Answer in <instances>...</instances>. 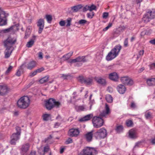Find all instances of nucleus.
I'll return each mask as SVG.
<instances>
[{"label":"nucleus","instance_id":"obj_4","mask_svg":"<svg viewBox=\"0 0 155 155\" xmlns=\"http://www.w3.org/2000/svg\"><path fill=\"white\" fill-rule=\"evenodd\" d=\"M30 100L27 96H24L21 97L17 102V106L19 108L25 109L29 105Z\"/></svg>","mask_w":155,"mask_h":155},{"label":"nucleus","instance_id":"obj_6","mask_svg":"<svg viewBox=\"0 0 155 155\" xmlns=\"http://www.w3.org/2000/svg\"><path fill=\"white\" fill-rule=\"evenodd\" d=\"M107 135V130L104 128L100 129L94 134V137L96 139L104 138Z\"/></svg>","mask_w":155,"mask_h":155},{"label":"nucleus","instance_id":"obj_55","mask_svg":"<svg viewBox=\"0 0 155 155\" xmlns=\"http://www.w3.org/2000/svg\"><path fill=\"white\" fill-rule=\"evenodd\" d=\"M150 69L155 68V63H153L149 65Z\"/></svg>","mask_w":155,"mask_h":155},{"label":"nucleus","instance_id":"obj_19","mask_svg":"<svg viewBox=\"0 0 155 155\" xmlns=\"http://www.w3.org/2000/svg\"><path fill=\"white\" fill-rule=\"evenodd\" d=\"M118 92L120 94H123L126 91V88L125 86L122 84H119L117 88Z\"/></svg>","mask_w":155,"mask_h":155},{"label":"nucleus","instance_id":"obj_60","mask_svg":"<svg viewBox=\"0 0 155 155\" xmlns=\"http://www.w3.org/2000/svg\"><path fill=\"white\" fill-rule=\"evenodd\" d=\"M126 27L124 26H120L119 27V28H120V30L122 31H124L126 29Z\"/></svg>","mask_w":155,"mask_h":155},{"label":"nucleus","instance_id":"obj_42","mask_svg":"<svg viewBox=\"0 0 155 155\" xmlns=\"http://www.w3.org/2000/svg\"><path fill=\"white\" fill-rule=\"evenodd\" d=\"M94 13L92 12L90 13H88L87 14V16L89 18H92L94 16Z\"/></svg>","mask_w":155,"mask_h":155},{"label":"nucleus","instance_id":"obj_5","mask_svg":"<svg viewBox=\"0 0 155 155\" xmlns=\"http://www.w3.org/2000/svg\"><path fill=\"white\" fill-rule=\"evenodd\" d=\"M97 152L96 149L93 147H84L78 154V155H94Z\"/></svg>","mask_w":155,"mask_h":155},{"label":"nucleus","instance_id":"obj_12","mask_svg":"<svg viewBox=\"0 0 155 155\" xmlns=\"http://www.w3.org/2000/svg\"><path fill=\"white\" fill-rule=\"evenodd\" d=\"M109 78L111 80L117 82L118 80L119 77L118 74L116 72H113L109 74Z\"/></svg>","mask_w":155,"mask_h":155},{"label":"nucleus","instance_id":"obj_36","mask_svg":"<svg viewBox=\"0 0 155 155\" xmlns=\"http://www.w3.org/2000/svg\"><path fill=\"white\" fill-rule=\"evenodd\" d=\"M89 10L91 12L93 10H96V6L93 4L91 5H88Z\"/></svg>","mask_w":155,"mask_h":155},{"label":"nucleus","instance_id":"obj_27","mask_svg":"<svg viewBox=\"0 0 155 155\" xmlns=\"http://www.w3.org/2000/svg\"><path fill=\"white\" fill-rule=\"evenodd\" d=\"M77 62H85L87 61V60L85 58V56H79L76 58Z\"/></svg>","mask_w":155,"mask_h":155},{"label":"nucleus","instance_id":"obj_14","mask_svg":"<svg viewBox=\"0 0 155 155\" xmlns=\"http://www.w3.org/2000/svg\"><path fill=\"white\" fill-rule=\"evenodd\" d=\"M105 108L106 110L103 111L100 114L99 116L101 118L105 116L106 115L109 114L110 112L109 107L108 105L107 104H105Z\"/></svg>","mask_w":155,"mask_h":155},{"label":"nucleus","instance_id":"obj_33","mask_svg":"<svg viewBox=\"0 0 155 155\" xmlns=\"http://www.w3.org/2000/svg\"><path fill=\"white\" fill-rule=\"evenodd\" d=\"M106 99L108 103H111L113 101V98L111 96L110 94L107 95L106 97Z\"/></svg>","mask_w":155,"mask_h":155},{"label":"nucleus","instance_id":"obj_29","mask_svg":"<svg viewBox=\"0 0 155 155\" xmlns=\"http://www.w3.org/2000/svg\"><path fill=\"white\" fill-rule=\"evenodd\" d=\"M126 124L127 127H132L133 126L134 123L132 120L128 119L126 121Z\"/></svg>","mask_w":155,"mask_h":155},{"label":"nucleus","instance_id":"obj_62","mask_svg":"<svg viewBox=\"0 0 155 155\" xmlns=\"http://www.w3.org/2000/svg\"><path fill=\"white\" fill-rule=\"evenodd\" d=\"M16 75L18 76H20L21 75V71L19 70H18L16 73Z\"/></svg>","mask_w":155,"mask_h":155},{"label":"nucleus","instance_id":"obj_20","mask_svg":"<svg viewBox=\"0 0 155 155\" xmlns=\"http://www.w3.org/2000/svg\"><path fill=\"white\" fill-rule=\"evenodd\" d=\"M82 7V5L80 4L71 7V9L72 12L75 13L78 12Z\"/></svg>","mask_w":155,"mask_h":155},{"label":"nucleus","instance_id":"obj_51","mask_svg":"<svg viewBox=\"0 0 155 155\" xmlns=\"http://www.w3.org/2000/svg\"><path fill=\"white\" fill-rule=\"evenodd\" d=\"M77 62L76 58L74 59H71V60H69L68 61V63H71V64L76 63Z\"/></svg>","mask_w":155,"mask_h":155},{"label":"nucleus","instance_id":"obj_59","mask_svg":"<svg viewBox=\"0 0 155 155\" xmlns=\"http://www.w3.org/2000/svg\"><path fill=\"white\" fill-rule=\"evenodd\" d=\"M65 21H60L59 23L60 25L61 26H63L65 25Z\"/></svg>","mask_w":155,"mask_h":155},{"label":"nucleus","instance_id":"obj_56","mask_svg":"<svg viewBox=\"0 0 155 155\" xmlns=\"http://www.w3.org/2000/svg\"><path fill=\"white\" fill-rule=\"evenodd\" d=\"M44 70V68H39V69H38L36 70V71L37 72V73H40L41 72V71H42Z\"/></svg>","mask_w":155,"mask_h":155},{"label":"nucleus","instance_id":"obj_25","mask_svg":"<svg viewBox=\"0 0 155 155\" xmlns=\"http://www.w3.org/2000/svg\"><path fill=\"white\" fill-rule=\"evenodd\" d=\"M50 147L48 145L45 146L44 147V149L42 150V152L41 153L40 152V150L38 152L41 155H44L45 153H47L49 150Z\"/></svg>","mask_w":155,"mask_h":155},{"label":"nucleus","instance_id":"obj_7","mask_svg":"<svg viewBox=\"0 0 155 155\" xmlns=\"http://www.w3.org/2000/svg\"><path fill=\"white\" fill-rule=\"evenodd\" d=\"M92 121L94 127L96 128L101 127L104 123V121L100 117H94Z\"/></svg>","mask_w":155,"mask_h":155},{"label":"nucleus","instance_id":"obj_13","mask_svg":"<svg viewBox=\"0 0 155 155\" xmlns=\"http://www.w3.org/2000/svg\"><path fill=\"white\" fill-rule=\"evenodd\" d=\"M79 134V131L78 129H71L69 130V134L71 137H77Z\"/></svg>","mask_w":155,"mask_h":155},{"label":"nucleus","instance_id":"obj_34","mask_svg":"<svg viewBox=\"0 0 155 155\" xmlns=\"http://www.w3.org/2000/svg\"><path fill=\"white\" fill-rule=\"evenodd\" d=\"M50 115L48 114H44L42 115L43 120L44 121H47L48 120Z\"/></svg>","mask_w":155,"mask_h":155},{"label":"nucleus","instance_id":"obj_43","mask_svg":"<svg viewBox=\"0 0 155 155\" xmlns=\"http://www.w3.org/2000/svg\"><path fill=\"white\" fill-rule=\"evenodd\" d=\"M85 79V78H84L83 77L80 76L78 78V81L81 84H84Z\"/></svg>","mask_w":155,"mask_h":155},{"label":"nucleus","instance_id":"obj_48","mask_svg":"<svg viewBox=\"0 0 155 155\" xmlns=\"http://www.w3.org/2000/svg\"><path fill=\"white\" fill-rule=\"evenodd\" d=\"M13 26H12L9 28L4 29L5 33L8 32L10 31L11 30H13Z\"/></svg>","mask_w":155,"mask_h":155},{"label":"nucleus","instance_id":"obj_15","mask_svg":"<svg viewBox=\"0 0 155 155\" xmlns=\"http://www.w3.org/2000/svg\"><path fill=\"white\" fill-rule=\"evenodd\" d=\"M8 93L7 87L5 86L0 85V95L4 96Z\"/></svg>","mask_w":155,"mask_h":155},{"label":"nucleus","instance_id":"obj_37","mask_svg":"<svg viewBox=\"0 0 155 155\" xmlns=\"http://www.w3.org/2000/svg\"><path fill=\"white\" fill-rule=\"evenodd\" d=\"M123 128L122 126L119 125L116 127L115 130L117 132L119 133L122 131Z\"/></svg>","mask_w":155,"mask_h":155},{"label":"nucleus","instance_id":"obj_47","mask_svg":"<svg viewBox=\"0 0 155 155\" xmlns=\"http://www.w3.org/2000/svg\"><path fill=\"white\" fill-rule=\"evenodd\" d=\"M73 142L72 140L70 138H69L65 141V143L68 144L72 143Z\"/></svg>","mask_w":155,"mask_h":155},{"label":"nucleus","instance_id":"obj_1","mask_svg":"<svg viewBox=\"0 0 155 155\" xmlns=\"http://www.w3.org/2000/svg\"><path fill=\"white\" fill-rule=\"evenodd\" d=\"M16 40L14 38L8 37L4 42V46L6 48L5 53V58H8L10 56L13 50L11 49L12 45L15 44Z\"/></svg>","mask_w":155,"mask_h":155},{"label":"nucleus","instance_id":"obj_50","mask_svg":"<svg viewBox=\"0 0 155 155\" xmlns=\"http://www.w3.org/2000/svg\"><path fill=\"white\" fill-rule=\"evenodd\" d=\"M124 46L126 47L128 46V38H126L125 39L124 42Z\"/></svg>","mask_w":155,"mask_h":155},{"label":"nucleus","instance_id":"obj_22","mask_svg":"<svg viewBox=\"0 0 155 155\" xmlns=\"http://www.w3.org/2000/svg\"><path fill=\"white\" fill-rule=\"evenodd\" d=\"M147 85L149 86L155 85V78H148L147 80Z\"/></svg>","mask_w":155,"mask_h":155},{"label":"nucleus","instance_id":"obj_2","mask_svg":"<svg viewBox=\"0 0 155 155\" xmlns=\"http://www.w3.org/2000/svg\"><path fill=\"white\" fill-rule=\"evenodd\" d=\"M45 106L48 110H51L53 108H59L62 106V104L59 101H56L53 98H50L45 101Z\"/></svg>","mask_w":155,"mask_h":155},{"label":"nucleus","instance_id":"obj_54","mask_svg":"<svg viewBox=\"0 0 155 155\" xmlns=\"http://www.w3.org/2000/svg\"><path fill=\"white\" fill-rule=\"evenodd\" d=\"M13 68V67L12 66H10L7 70H6V71L5 72V74H8L12 70V68Z\"/></svg>","mask_w":155,"mask_h":155},{"label":"nucleus","instance_id":"obj_11","mask_svg":"<svg viewBox=\"0 0 155 155\" xmlns=\"http://www.w3.org/2000/svg\"><path fill=\"white\" fill-rule=\"evenodd\" d=\"M45 25L44 20L42 18L40 19L37 22V26L38 27V33L41 34L43 30Z\"/></svg>","mask_w":155,"mask_h":155},{"label":"nucleus","instance_id":"obj_53","mask_svg":"<svg viewBox=\"0 0 155 155\" xmlns=\"http://www.w3.org/2000/svg\"><path fill=\"white\" fill-rule=\"evenodd\" d=\"M17 140H15L14 139L12 138H11V140L10 142V143L12 145H15L16 144V142Z\"/></svg>","mask_w":155,"mask_h":155},{"label":"nucleus","instance_id":"obj_64","mask_svg":"<svg viewBox=\"0 0 155 155\" xmlns=\"http://www.w3.org/2000/svg\"><path fill=\"white\" fill-rule=\"evenodd\" d=\"M149 42L152 45H155V38L150 40Z\"/></svg>","mask_w":155,"mask_h":155},{"label":"nucleus","instance_id":"obj_26","mask_svg":"<svg viewBox=\"0 0 155 155\" xmlns=\"http://www.w3.org/2000/svg\"><path fill=\"white\" fill-rule=\"evenodd\" d=\"M35 61H31L29 62L27 65V69L31 70L35 66Z\"/></svg>","mask_w":155,"mask_h":155},{"label":"nucleus","instance_id":"obj_44","mask_svg":"<svg viewBox=\"0 0 155 155\" xmlns=\"http://www.w3.org/2000/svg\"><path fill=\"white\" fill-rule=\"evenodd\" d=\"M112 25V24L111 23H109L108 24V25L106 27H105V28H104L103 30V31H107L109 28L111 27Z\"/></svg>","mask_w":155,"mask_h":155},{"label":"nucleus","instance_id":"obj_16","mask_svg":"<svg viewBox=\"0 0 155 155\" xmlns=\"http://www.w3.org/2000/svg\"><path fill=\"white\" fill-rule=\"evenodd\" d=\"M93 130H91L87 132L84 135V137L87 141L90 142L92 140L93 135Z\"/></svg>","mask_w":155,"mask_h":155},{"label":"nucleus","instance_id":"obj_17","mask_svg":"<svg viewBox=\"0 0 155 155\" xmlns=\"http://www.w3.org/2000/svg\"><path fill=\"white\" fill-rule=\"evenodd\" d=\"M30 147V144L29 143H27L23 145L21 148V150L24 154L26 153L29 150Z\"/></svg>","mask_w":155,"mask_h":155},{"label":"nucleus","instance_id":"obj_40","mask_svg":"<svg viewBox=\"0 0 155 155\" xmlns=\"http://www.w3.org/2000/svg\"><path fill=\"white\" fill-rule=\"evenodd\" d=\"M71 20L72 18H69L67 19L66 20V22L67 23L66 25V26L69 27L71 25Z\"/></svg>","mask_w":155,"mask_h":155},{"label":"nucleus","instance_id":"obj_30","mask_svg":"<svg viewBox=\"0 0 155 155\" xmlns=\"http://www.w3.org/2000/svg\"><path fill=\"white\" fill-rule=\"evenodd\" d=\"M49 77L48 76H46L39 80V82L41 84H43L47 81L48 80Z\"/></svg>","mask_w":155,"mask_h":155},{"label":"nucleus","instance_id":"obj_21","mask_svg":"<svg viewBox=\"0 0 155 155\" xmlns=\"http://www.w3.org/2000/svg\"><path fill=\"white\" fill-rule=\"evenodd\" d=\"M129 136L131 138H136L137 137V133L135 130L131 129L129 132Z\"/></svg>","mask_w":155,"mask_h":155},{"label":"nucleus","instance_id":"obj_39","mask_svg":"<svg viewBox=\"0 0 155 155\" xmlns=\"http://www.w3.org/2000/svg\"><path fill=\"white\" fill-rule=\"evenodd\" d=\"M15 130L16 131V132L15 133L20 135L21 133V127H19L17 126L15 127Z\"/></svg>","mask_w":155,"mask_h":155},{"label":"nucleus","instance_id":"obj_3","mask_svg":"<svg viewBox=\"0 0 155 155\" xmlns=\"http://www.w3.org/2000/svg\"><path fill=\"white\" fill-rule=\"evenodd\" d=\"M121 48V46L120 45L115 46L107 55L106 60L107 61H110L116 58L118 55Z\"/></svg>","mask_w":155,"mask_h":155},{"label":"nucleus","instance_id":"obj_9","mask_svg":"<svg viewBox=\"0 0 155 155\" xmlns=\"http://www.w3.org/2000/svg\"><path fill=\"white\" fill-rule=\"evenodd\" d=\"M6 15L5 12L0 8V26H3L6 24Z\"/></svg>","mask_w":155,"mask_h":155},{"label":"nucleus","instance_id":"obj_10","mask_svg":"<svg viewBox=\"0 0 155 155\" xmlns=\"http://www.w3.org/2000/svg\"><path fill=\"white\" fill-rule=\"evenodd\" d=\"M121 82L125 85H131L133 84V81L128 77H123L121 78Z\"/></svg>","mask_w":155,"mask_h":155},{"label":"nucleus","instance_id":"obj_45","mask_svg":"<svg viewBox=\"0 0 155 155\" xmlns=\"http://www.w3.org/2000/svg\"><path fill=\"white\" fill-rule=\"evenodd\" d=\"M87 22V21L86 20L84 19H81L79 21L78 23L79 24L83 25L86 23Z\"/></svg>","mask_w":155,"mask_h":155},{"label":"nucleus","instance_id":"obj_57","mask_svg":"<svg viewBox=\"0 0 155 155\" xmlns=\"http://www.w3.org/2000/svg\"><path fill=\"white\" fill-rule=\"evenodd\" d=\"M87 10H89L88 5H86L83 8V12H85Z\"/></svg>","mask_w":155,"mask_h":155},{"label":"nucleus","instance_id":"obj_35","mask_svg":"<svg viewBox=\"0 0 155 155\" xmlns=\"http://www.w3.org/2000/svg\"><path fill=\"white\" fill-rule=\"evenodd\" d=\"M34 40L31 39L26 44V47L28 48H30L34 45Z\"/></svg>","mask_w":155,"mask_h":155},{"label":"nucleus","instance_id":"obj_18","mask_svg":"<svg viewBox=\"0 0 155 155\" xmlns=\"http://www.w3.org/2000/svg\"><path fill=\"white\" fill-rule=\"evenodd\" d=\"M93 117L92 114H88L80 119L79 120V121L81 122L87 121L90 120Z\"/></svg>","mask_w":155,"mask_h":155},{"label":"nucleus","instance_id":"obj_28","mask_svg":"<svg viewBox=\"0 0 155 155\" xmlns=\"http://www.w3.org/2000/svg\"><path fill=\"white\" fill-rule=\"evenodd\" d=\"M93 79L91 78H85L84 84L87 85H91L93 82Z\"/></svg>","mask_w":155,"mask_h":155},{"label":"nucleus","instance_id":"obj_32","mask_svg":"<svg viewBox=\"0 0 155 155\" xmlns=\"http://www.w3.org/2000/svg\"><path fill=\"white\" fill-rule=\"evenodd\" d=\"M31 33V31L29 28H27L25 31L24 38L26 39L29 37Z\"/></svg>","mask_w":155,"mask_h":155},{"label":"nucleus","instance_id":"obj_61","mask_svg":"<svg viewBox=\"0 0 155 155\" xmlns=\"http://www.w3.org/2000/svg\"><path fill=\"white\" fill-rule=\"evenodd\" d=\"M38 57L40 59L43 58V53L42 52H39L38 53Z\"/></svg>","mask_w":155,"mask_h":155},{"label":"nucleus","instance_id":"obj_31","mask_svg":"<svg viewBox=\"0 0 155 155\" xmlns=\"http://www.w3.org/2000/svg\"><path fill=\"white\" fill-rule=\"evenodd\" d=\"M20 135H19L16 133H13L11 136V138H12L15 140H17L20 138Z\"/></svg>","mask_w":155,"mask_h":155},{"label":"nucleus","instance_id":"obj_52","mask_svg":"<svg viewBox=\"0 0 155 155\" xmlns=\"http://www.w3.org/2000/svg\"><path fill=\"white\" fill-rule=\"evenodd\" d=\"M78 109L81 111H84L85 109L84 105L80 106L78 107Z\"/></svg>","mask_w":155,"mask_h":155},{"label":"nucleus","instance_id":"obj_41","mask_svg":"<svg viewBox=\"0 0 155 155\" xmlns=\"http://www.w3.org/2000/svg\"><path fill=\"white\" fill-rule=\"evenodd\" d=\"M145 116L146 119H149L152 117L151 113L149 112H146L145 114Z\"/></svg>","mask_w":155,"mask_h":155},{"label":"nucleus","instance_id":"obj_23","mask_svg":"<svg viewBox=\"0 0 155 155\" xmlns=\"http://www.w3.org/2000/svg\"><path fill=\"white\" fill-rule=\"evenodd\" d=\"M95 80L97 83L101 84H106L105 79L100 77H95Z\"/></svg>","mask_w":155,"mask_h":155},{"label":"nucleus","instance_id":"obj_49","mask_svg":"<svg viewBox=\"0 0 155 155\" xmlns=\"http://www.w3.org/2000/svg\"><path fill=\"white\" fill-rule=\"evenodd\" d=\"M37 74V72L35 70L33 72H31L29 74V76L31 77H33L35 75H36Z\"/></svg>","mask_w":155,"mask_h":155},{"label":"nucleus","instance_id":"obj_46","mask_svg":"<svg viewBox=\"0 0 155 155\" xmlns=\"http://www.w3.org/2000/svg\"><path fill=\"white\" fill-rule=\"evenodd\" d=\"M61 78H62L66 80L68 79V77L70 76V74H62Z\"/></svg>","mask_w":155,"mask_h":155},{"label":"nucleus","instance_id":"obj_63","mask_svg":"<svg viewBox=\"0 0 155 155\" xmlns=\"http://www.w3.org/2000/svg\"><path fill=\"white\" fill-rule=\"evenodd\" d=\"M130 107L131 108H134L136 107V106L135 104L133 102L131 103Z\"/></svg>","mask_w":155,"mask_h":155},{"label":"nucleus","instance_id":"obj_8","mask_svg":"<svg viewBox=\"0 0 155 155\" xmlns=\"http://www.w3.org/2000/svg\"><path fill=\"white\" fill-rule=\"evenodd\" d=\"M155 17V11H149L142 18L143 21L144 22L147 23L150 21V19Z\"/></svg>","mask_w":155,"mask_h":155},{"label":"nucleus","instance_id":"obj_38","mask_svg":"<svg viewBox=\"0 0 155 155\" xmlns=\"http://www.w3.org/2000/svg\"><path fill=\"white\" fill-rule=\"evenodd\" d=\"M45 16L48 22L49 23H50L52 20V17L51 15H46Z\"/></svg>","mask_w":155,"mask_h":155},{"label":"nucleus","instance_id":"obj_24","mask_svg":"<svg viewBox=\"0 0 155 155\" xmlns=\"http://www.w3.org/2000/svg\"><path fill=\"white\" fill-rule=\"evenodd\" d=\"M73 53V52H69L64 55L62 57V58H63V60L64 61L68 60L72 56Z\"/></svg>","mask_w":155,"mask_h":155},{"label":"nucleus","instance_id":"obj_58","mask_svg":"<svg viewBox=\"0 0 155 155\" xmlns=\"http://www.w3.org/2000/svg\"><path fill=\"white\" fill-rule=\"evenodd\" d=\"M108 15V13L107 12H104L103 14V18H106Z\"/></svg>","mask_w":155,"mask_h":155}]
</instances>
